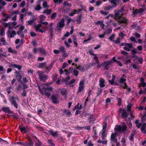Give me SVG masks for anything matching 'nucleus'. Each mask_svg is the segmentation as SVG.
Wrapping results in <instances>:
<instances>
[{"mask_svg": "<svg viewBox=\"0 0 146 146\" xmlns=\"http://www.w3.org/2000/svg\"><path fill=\"white\" fill-rule=\"evenodd\" d=\"M120 39L119 38H117L116 40H113V42L115 44H118L120 42Z\"/></svg>", "mask_w": 146, "mask_h": 146, "instance_id": "obj_50", "label": "nucleus"}, {"mask_svg": "<svg viewBox=\"0 0 146 146\" xmlns=\"http://www.w3.org/2000/svg\"><path fill=\"white\" fill-rule=\"evenodd\" d=\"M41 145L42 143L38 139H37V142H35V146H41Z\"/></svg>", "mask_w": 146, "mask_h": 146, "instance_id": "obj_39", "label": "nucleus"}, {"mask_svg": "<svg viewBox=\"0 0 146 146\" xmlns=\"http://www.w3.org/2000/svg\"><path fill=\"white\" fill-rule=\"evenodd\" d=\"M64 43L65 45L66 46V47L69 48L70 46V44L68 43L67 42L66 40H65L64 42Z\"/></svg>", "mask_w": 146, "mask_h": 146, "instance_id": "obj_58", "label": "nucleus"}, {"mask_svg": "<svg viewBox=\"0 0 146 146\" xmlns=\"http://www.w3.org/2000/svg\"><path fill=\"white\" fill-rule=\"evenodd\" d=\"M93 55L94 56V59L96 60V61L97 64L100 63V61L98 60V57L95 54H93Z\"/></svg>", "mask_w": 146, "mask_h": 146, "instance_id": "obj_35", "label": "nucleus"}, {"mask_svg": "<svg viewBox=\"0 0 146 146\" xmlns=\"http://www.w3.org/2000/svg\"><path fill=\"white\" fill-rule=\"evenodd\" d=\"M64 5L65 6H69L71 7V4L68 3L67 2H65L64 3Z\"/></svg>", "mask_w": 146, "mask_h": 146, "instance_id": "obj_60", "label": "nucleus"}, {"mask_svg": "<svg viewBox=\"0 0 146 146\" xmlns=\"http://www.w3.org/2000/svg\"><path fill=\"white\" fill-rule=\"evenodd\" d=\"M22 84L23 86V90H25V89L28 88V87L27 85L23 83H22Z\"/></svg>", "mask_w": 146, "mask_h": 146, "instance_id": "obj_55", "label": "nucleus"}, {"mask_svg": "<svg viewBox=\"0 0 146 146\" xmlns=\"http://www.w3.org/2000/svg\"><path fill=\"white\" fill-rule=\"evenodd\" d=\"M41 27V25L40 24H38L35 27V29L36 31H39L42 33L44 32L45 31L47 28H45L42 27L43 30L41 29L40 28Z\"/></svg>", "mask_w": 146, "mask_h": 146, "instance_id": "obj_7", "label": "nucleus"}, {"mask_svg": "<svg viewBox=\"0 0 146 146\" xmlns=\"http://www.w3.org/2000/svg\"><path fill=\"white\" fill-rule=\"evenodd\" d=\"M62 0H54V2L56 3H60Z\"/></svg>", "mask_w": 146, "mask_h": 146, "instance_id": "obj_61", "label": "nucleus"}, {"mask_svg": "<svg viewBox=\"0 0 146 146\" xmlns=\"http://www.w3.org/2000/svg\"><path fill=\"white\" fill-rule=\"evenodd\" d=\"M126 120L127 121V123L128 125L129 124H132L131 120L129 119V118L128 120L126 119Z\"/></svg>", "mask_w": 146, "mask_h": 146, "instance_id": "obj_62", "label": "nucleus"}, {"mask_svg": "<svg viewBox=\"0 0 146 146\" xmlns=\"http://www.w3.org/2000/svg\"><path fill=\"white\" fill-rule=\"evenodd\" d=\"M143 11L144 10L142 8L139 9H136L133 12L132 15L133 16H135L136 14L142 13Z\"/></svg>", "mask_w": 146, "mask_h": 146, "instance_id": "obj_15", "label": "nucleus"}, {"mask_svg": "<svg viewBox=\"0 0 146 146\" xmlns=\"http://www.w3.org/2000/svg\"><path fill=\"white\" fill-rule=\"evenodd\" d=\"M121 11L120 10H115L114 11L115 13V18L117 20L119 17V13L121 12Z\"/></svg>", "mask_w": 146, "mask_h": 146, "instance_id": "obj_21", "label": "nucleus"}, {"mask_svg": "<svg viewBox=\"0 0 146 146\" xmlns=\"http://www.w3.org/2000/svg\"><path fill=\"white\" fill-rule=\"evenodd\" d=\"M102 2L101 1H98L96 2V6H99L100 5L102 4Z\"/></svg>", "mask_w": 146, "mask_h": 146, "instance_id": "obj_49", "label": "nucleus"}, {"mask_svg": "<svg viewBox=\"0 0 146 146\" xmlns=\"http://www.w3.org/2000/svg\"><path fill=\"white\" fill-rule=\"evenodd\" d=\"M146 123L143 124L142 127L141 128V132L143 133H146Z\"/></svg>", "mask_w": 146, "mask_h": 146, "instance_id": "obj_19", "label": "nucleus"}, {"mask_svg": "<svg viewBox=\"0 0 146 146\" xmlns=\"http://www.w3.org/2000/svg\"><path fill=\"white\" fill-rule=\"evenodd\" d=\"M93 145L92 144L91 141H89L88 143L87 146H93Z\"/></svg>", "mask_w": 146, "mask_h": 146, "instance_id": "obj_64", "label": "nucleus"}, {"mask_svg": "<svg viewBox=\"0 0 146 146\" xmlns=\"http://www.w3.org/2000/svg\"><path fill=\"white\" fill-rule=\"evenodd\" d=\"M57 13H53L50 16V18L51 19H53L56 17Z\"/></svg>", "mask_w": 146, "mask_h": 146, "instance_id": "obj_38", "label": "nucleus"}, {"mask_svg": "<svg viewBox=\"0 0 146 146\" xmlns=\"http://www.w3.org/2000/svg\"><path fill=\"white\" fill-rule=\"evenodd\" d=\"M11 66L15 68H17L19 70H20L22 67V66L16 64H12Z\"/></svg>", "mask_w": 146, "mask_h": 146, "instance_id": "obj_26", "label": "nucleus"}, {"mask_svg": "<svg viewBox=\"0 0 146 146\" xmlns=\"http://www.w3.org/2000/svg\"><path fill=\"white\" fill-rule=\"evenodd\" d=\"M122 111L121 116L123 118H126L128 117V114L125 110L123 109L122 110L120 108L119 110V112L120 113Z\"/></svg>", "mask_w": 146, "mask_h": 146, "instance_id": "obj_11", "label": "nucleus"}, {"mask_svg": "<svg viewBox=\"0 0 146 146\" xmlns=\"http://www.w3.org/2000/svg\"><path fill=\"white\" fill-rule=\"evenodd\" d=\"M33 143L32 139L29 138L28 139V142L24 143V146H33Z\"/></svg>", "mask_w": 146, "mask_h": 146, "instance_id": "obj_13", "label": "nucleus"}, {"mask_svg": "<svg viewBox=\"0 0 146 146\" xmlns=\"http://www.w3.org/2000/svg\"><path fill=\"white\" fill-rule=\"evenodd\" d=\"M49 132L50 133L51 135L54 137L57 136L58 135L57 131L54 132L51 129L49 131Z\"/></svg>", "mask_w": 146, "mask_h": 146, "instance_id": "obj_24", "label": "nucleus"}, {"mask_svg": "<svg viewBox=\"0 0 146 146\" xmlns=\"http://www.w3.org/2000/svg\"><path fill=\"white\" fill-rule=\"evenodd\" d=\"M19 128L20 129L21 132L25 131V128L22 126H20L19 127Z\"/></svg>", "mask_w": 146, "mask_h": 146, "instance_id": "obj_43", "label": "nucleus"}, {"mask_svg": "<svg viewBox=\"0 0 146 146\" xmlns=\"http://www.w3.org/2000/svg\"><path fill=\"white\" fill-rule=\"evenodd\" d=\"M38 87L41 94L43 95H45L48 98L50 96V92L52 91L53 90V88L52 87L46 88L42 85L38 86Z\"/></svg>", "mask_w": 146, "mask_h": 146, "instance_id": "obj_1", "label": "nucleus"}, {"mask_svg": "<svg viewBox=\"0 0 146 146\" xmlns=\"http://www.w3.org/2000/svg\"><path fill=\"white\" fill-rule=\"evenodd\" d=\"M33 22L34 20L33 19H31L27 21V23L28 25H31L33 23Z\"/></svg>", "mask_w": 146, "mask_h": 146, "instance_id": "obj_45", "label": "nucleus"}, {"mask_svg": "<svg viewBox=\"0 0 146 146\" xmlns=\"http://www.w3.org/2000/svg\"><path fill=\"white\" fill-rule=\"evenodd\" d=\"M127 126L125 123H123L121 125L116 126L114 129L115 131L118 132H124L126 130Z\"/></svg>", "mask_w": 146, "mask_h": 146, "instance_id": "obj_2", "label": "nucleus"}, {"mask_svg": "<svg viewBox=\"0 0 146 146\" xmlns=\"http://www.w3.org/2000/svg\"><path fill=\"white\" fill-rule=\"evenodd\" d=\"M99 85L101 87H104L105 86L104 84L105 80L102 78H100L99 79Z\"/></svg>", "mask_w": 146, "mask_h": 146, "instance_id": "obj_20", "label": "nucleus"}, {"mask_svg": "<svg viewBox=\"0 0 146 146\" xmlns=\"http://www.w3.org/2000/svg\"><path fill=\"white\" fill-rule=\"evenodd\" d=\"M37 49L40 52L41 55H45L46 54V50L43 48H38Z\"/></svg>", "mask_w": 146, "mask_h": 146, "instance_id": "obj_18", "label": "nucleus"}, {"mask_svg": "<svg viewBox=\"0 0 146 146\" xmlns=\"http://www.w3.org/2000/svg\"><path fill=\"white\" fill-rule=\"evenodd\" d=\"M134 133H131L130 134V136L129 138V140L133 141V140Z\"/></svg>", "mask_w": 146, "mask_h": 146, "instance_id": "obj_40", "label": "nucleus"}, {"mask_svg": "<svg viewBox=\"0 0 146 146\" xmlns=\"http://www.w3.org/2000/svg\"><path fill=\"white\" fill-rule=\"evenodd\" d=\"M5 28L3 27H2L0 32V34L1 36H4L5 35Z\"/></svg>", "mask_w": 146, "mask_h": 146, "instance_id": "obj_30", "label": "nucleus"}, {"mask_svg": "<svg viewBox=\"0 0 146 146\" xmlns=\"http://www.w3.org/2000/svg\"><path fill=\"white\" fill-rule=\"evenodd\" d=\"M113 63L111 60H109L105 62H104V68L106 70H108L109 68L108 66L111 64Z\"/></svg>", "mask_w": 146, "mask_h": 146, "instance_id": "obj_16", "label": "nucleus"}, {"mask_svg": "<svg viewBox=\"0 0 146 146\" xmlns=\"http://www.w3.org/2000/svg\"><path fill=\"white\" fill-rule=\"evenodd\" d=\"M15 99H17V100L18 99V98L12 96L10 98L9 101L11 104L13 105L15 108H18V105L16 102L14 100Z\"/></svg>", "mask_w": 146, "mask_h": 146, "instance_id": "obj_8", "label": "nucleus"}, {"mask_svg": "<svg viewBox=\"0 0 146 146\" xmlns=\"http://www.w3.org/2000/svg\"><path fill=\"white\" fill-rule=\"evenodd\" d=\"M106 104H108V103H110L111 102V100L109 98H108L106 99Z\"/></svg>", "mask_w": 146, "mask_h": 146, "instance_id": "obj_63", "label": "nucleus"}, {"mask_svg": "<svg viewBox=\"0 0 146 146\" xmlns=\"http://www.w3.org/2000/svg\"><path fill=\"white\" fill-rule=\"evenodd\" d=\"M125 75H123L122 76V77L119 80V83L120 84H122L124 83L126 81V80L125 78H124Z\"/></svg>", "mask_w": 146, "mask_h": 146, "instance_id": "obj_27", "label": "nucleus"}, {"mask_svg": "<svg viewBox=\"0 0 146 146\" xmlns=\"http://www.w3.org/2000/svg\"><path fill=\"white\" fill-rule=\"evenodd\" d=\"M117 20L119 24L121 23H125L126 24L127 21V19L122 16H119Z\"/></svg>", "mask_w": 146, "mask_h": 146, "instance_id": "obj_10", "label": "nucleus"}, {"mask_svg": "<svg viewBox=\"0 0 146 146\" xmlns=\"http://www.w3.org/2000/svg\"><path fill=\"white\" fill-rule=\"evenodd\" d=\"M64 25V19H62L57 24L56 27V30L58 31H60Z\"/></svg>", "mask_w": 146, "mask_h": 146, "instance_id": "obj_4", "label": "nucleus"}, {"mask_svg": "<svg viewBox=\"0 0 146 146\" xmlns=\"http://www.w3.org/2000/svg\"><path fill=\"white\" fill-rule=\"evenodd\" d=\"M111 1L110 3L112 4V6L113 7H116L117 5V4H119L120 1V0H109Z\"/></svg>", "mask_w": 146, "mask_h": 146, "instance_id": "obj_12", "label": "nucleus"}, {"mask_svg": "<svg viewBox=\"0 0 146 146\" xmlns=\"http://www.w3.org/2000/svg\"><path fill=\"white\" fill-rule=\"evenodd\" d=\"M103 23V22L102 21H99L96 23V24L97 25H100L102 28L104 29L105 26Z\"/></svg>", "mask_w": 146, "mask_h": 146, "instance_id": "obj_25", "label": "nucleus"}, {"mask_svg": "<svg viewBox=\"0 0 146 146\" xmlns=\"http://www.w3.org/2000/svg\"><path fill=\"white\" fill-rule=\"evenodd\" d=\"M39 23V24H40L41 25L42 24L45 25V26H43L45 28L47 29L49 28V30L51 35V36H53V31L52 28V23H50L49 25H48V23L47 22H42V21H40Z\"/></svg>", "mask_w": 146, "mask_h": 146, "instance_id": "obj_3", "label": "nucleus"}, {"mask_svg": "<svg viewBox=\"0 0 146 146\" xmlns=\"http://www.w3.org/2000/svg\"><path fill=\"white\" fill-rule=\"evenodd\" d=\"M131 104H129L127 106V108L128 111H130L131 108Z\"/></svg>", "mask_w": 146, "mask_h": 146, "instance_id": "obj_59", "label": "nucleus"}, {"mask_svg": "<svg viewBox=\"0 0 146 146\" xmlns=\"http://www.w3.org/2000/svg\"><path fill=\"white\" fill-rule=\"evenodd\" d=\"M64 113L68 116H69L71 114V113L68 110L65 109L64 110Z\"/></svg>", "mask_w": 146, "mask_h": 146, "instance_id": "obj_42", "label": "nucleus"}, {"mask_svg": "<svg viewBox=\"0 0 146 146\" xmlns=\"http://www.w3.org/2000/svg\"><path fill=\"white\" fill-rule=\"evenodd\" d=\"M37 73L39 76V79L40 80L44 82H45L47 78V76L43 74V72L40 71H38Z\"/></svg>", "mask_w": 146, "mask_h": 146, "instance_id": "obj_5", "label": "nucleus"}, {"mask_svg": "<svg viewBox=\"0 0 146 146\" xmlns=\"http://www.w3.org/2000/svg\"><path fill=\"white\" fill-rule=\"evenodd\" d=\"M117 134V133L116 132L113 133L111 134L110 140L111 142L113 141H115V140L117 139L116 138Z\"/></svg>", "mask_w": 146, "mask_h": 146, "instance_id": "obj_17", "label": "nucleus"}, {"mask_svg": "<svg viewBox=\"0 0 146 146\" xmlns=\"http://www.w3.org/2000/svg\"><path fill=\"white\" fill-rule=\"evenodd\" d=\"M76 69H77L80 71H82L84 70V68L81 66H77L76 67Z\"/></svg>", "mask_w": 146, "mask_h": 146, "instance_id": "obj_51", "label": "nucleus"}, {"mask_svg": "<svg viewBox=\"0 0 146 146\" xmlns=\"http://www.w3.org/2000/svg\"><path fill=\"white\" fill-rule=\"evenodd\" d=\"M25 1H23L21 3L20 6L21 7H24L25 4Z\"/></svg>", "mask_w": 146, "mask_h": 146, "instance_id": "obj_56", "label": "nucleus"}, {"mask_svg": "<svg viewBox=\"0 0 146 146\" xmlns=\"http://www.w3.org/2000/svg\"><path fill=\"white\" fill-rule=\"evenodd\" d=\"M57 95L56 94H54L52 96V100L53 103L55 104H57L59 103V102L57 101Z\"/></svg>", "mask_w": 146, "mask_h": 146, "instance_id": "obj_14", "label": "nucleus"}, {"mask_svg": "<svg viewBox=\"0 0 146 146\" xmlns=\"http://www.w3.org/2000/svg\"><path fill=\"white\" fill-rule=\"evenodd\" d=\"M46 65V63L45 62L40 63L39 64L38 66L39 68H43Z\"/></svg>", "mask_w": 146, "mask_h": 146, "instance_id": "obj_31", "label": "nucleus"}, {"mask_svg": "<svg viewBox=\"0 0 146 146\" xmlns=\"http://www.w3.org/2000/svg\"><path fill=\"white\" fill-rule=\"evenodd\" d=\"M3 111L6 113L11 114L13 113V112L11 111L8 107H4L2 109Z\"/></svg>", "mask_w": 146, "mask_h": 146, "instance_id": "obj_22", "label": "nucleus"}, {"mask_svg": "<svg viewBox=\"0 0 146 146\" xmlns=\"http://www.w3.org/2000/svg\"><path fill=\"white\" fill-rule=\"evenodd\" d=\"M40 1H38L37 3L36 4V6L35 8V9L36 10H39L41 9V7L40 6Z\"/></svg>", "mask_w": 146, "mask_h": 146, "instance_id": "obj_23", "label": "nucleus"}, {"mask_svg": "<svg viewBox=\"0 0 146 146\" xmlns=\"http://www.w3.org/2000/svg\"><path fill=\"white\" fill-rule=\"evenodd\" d=\"M68 71L69 73L73 72L74 74L76 76H77L78 74L79 71L76 69H73L72 67H70Z\"/></svg>", "mask_w": 146, "mask_h": 146, "instance_id": "obj_9", "label": "nucleus"}, {"mask_svg": "<svg viewBox=\"0 0 146 146\" xmlns=\"http://www.w3.org/2000/svg\"><path fill=\"white\" fill-rule=\"evenodd\" d=\"M84 81L83 80L80 81L79 84V86L77 91L78 93L82 92L84 88Z\"/></svg>", "mask_w": 146, "mask_h": 146, "instance_id": "obj_6", "label": "nucleus"}, {"mask_svg": "<svg viewBox=\"0 0 146 146\" xmlns=\"http://www.w3.org/2000/svg\"><path fill=\"white\" fill-rule=\"evenodd\" d=\"M48 143L51 146H55L54 143L51 140H48Z\"/></svg>", "mask_w": 146, "mask_h": 146, "instance_id": "obj_48", "label": "nucleus"}, {"mask_svg": "<svg viewBox=\"0 0 146 146\" xmlns=\"http://www.w3.org/2000/svg\"><path fill=\"white\" fill-rule=\"evenodd\" d=\"M106 137V130L104 129L102 133V139L104 140L105 137Z\"/></svg>", "mask_w": 146, "mask_h": 146, "instance_id": "obj_28", "label": "nucleus"}, {"mask_svg": "<svg viewBox=\"0 0 146 146\" xmlns=\"http://www.w3.org/2000/svg\"><path fill=\"white\" fill-rule=\"evenodd\" d=\"M59 49L60 50L59 51L62 53L65 52H66L65 48L63 46H62L60 47L59 48Z\"/></svg>", "mask_w": 146, "mask_h": 146, "instance_id": "obj_32", "label": "nucleus"}, {"mask_svg": "<svg viewBox=\"0 0 146 146\" xmlns=\"http://www.w3.org/2000/svg\"><path fill=\"white\" fill-rule=\"evenodd\" d=\"M132 54L134 55L137 53V50L136 49H133L131 50Z\"/></svg>", "mask_w": 146, "mask_h": 146, "instance_id": "obj_53", "label": "nucleus"}, {"mask_svg": "<svg viewBox=\"0 0 146 146\" xmlns=\"http://www.w3.org/2000/svg\"><path fill=\"white\" fill-rule=\"evenodd\" d=\"M16 35V32L15 31L13 30L11 32V34L10 36H13Z\"/></svg>", "mask_w": 146, "mask_h": 146, "instance_id": "obj_52", "label": "nucleus"}, {"mask_svg": "<svg viewBox=\"0 0 146 146\" xmlns=\"http://www.w3.org/2000/svg\"><path fill=\"white\" fill-rule=\"evenodd\" d=\"M113 8V7L112 6L110 5L108 7H105L104 8V9L106 11H108L112 9V8Z\"/></svg>", "mask_w": 146, "mask_h": 146, "instance_id": "obj_41", "label": "nucleus"}, {"mask_svg": "<svg viewBox=\"0 0 146 146\" xmlns=\"http://www.w3.org/2000/svg\"><path fill=\"white\" fill-rule=\"evenodd\" d=\"M122 87L123 88H126L129 91L131 90V88H127V84L125 83H124V84L122 86Z\"/></svg>", "mask_w": 146, "mask_h": 146, "instance_id": "obj_34", "label": "nucleus"}, {"mask_svg": "<svg viewBox=\"0 0 146 146\" xmlns=\"http://www.w3.org/2000/svg\"><path fill=\"white\" fill-rule=\"evenodd\" d=\"M66 92L67 90L66 89L63 88L61 90L60 93L62 95H65Z\"/></svg>", "mask_w": 146, "mask_h": 146, "instance_id": "obj_33", "label": "nucleus"}, {"mask_svg": "<svg viewBox=\"0 0 146 146\" xmlns=\"http://www.w3.org/2000/svg\"><path fill=\"white\" fill-rule=\"evenodd\" d=\"M40 21H44L46 19V17L43 15H40Z\"/></svg>", "mask_w": 146, "mask_h": 146, "instance_id": "obj_47", "label": "nucleus"}, {"mask_svg": "<svg viewBox=\"0 0 146 146\" xmlns=\"http://www.w3.org/2000/svg\"><path fill=\"white\" fill-rule=\"evenodd\" d=\"M42 5L43 7L46 8L48 7V6L47 5V3L46 1H44L42 3Z\"/></svg>", "mask_w": 146, "mask_h": 146, "instance_id": "obj_46", "label": "nucleus"}, {"mask_svg": "<svg viewBox=\"0 0 146 146\" xmlns=\"http://www.w3.org/2000/svg\"><path fill=\"white\" fill-rule=\"evenodd\" d=\"M1 41L3 42L2 44L3 45H8L7 42L4 38H2L1 39Z\"/></svg>", "mask_w": 146, "mask_h": 146, "instance_id": "obj_44", "label": "nucleus"}, {"mask_svg": "<svg viewBox=\"0 0 146 146\" xmlns=\"http://www.w3.org/2000/svg\"><path fill=\"white\" fill-rule=\"evenodd\" d=\"M52 10L50 9H46L43 12V13H46V15H49L51 12Z\"/></svg>", "mask_w": 146, "mask_h": 146, "instance_id": "obj_36", "label": "nucleus"}, {"mask_svg": "<svg viewBox=\"0 0 146 146\" xmlns=\"http://www.w3.org/2000/svg\"><path fill=\"white\" fill-rule=\"evenodd\" d=\"M8 50L9 52H11L12 53H14L15 54H16L17 53V52L16 51L13 50L12 48L11 47H10L9 48Z\"/></svg>", "mask_w": 146, "mask_h": 146, "instance_id": "obj_37", "label": "nucleus"}, {"mask_svg": "<svg viewBox=\"0 0 146 146\" xmlns=\"http://www.w3.org/2000/svg\"><path fill=\"white\" fill-rule=\"evenodd\" d=\"M121 142L123 146H125L126 145V139L125 137H123L121 140Z\"/></svg>", "mask_w": 146, "mask_h": 146, "instance_id": "obj_29", "label": "nucleus"}, {"mask_svg": "<svg viewBox=\"0 0 146 146\" xmlns=\"http://www.w3.org/2000/svg\"><path fill=\"white\" fill-rule=\"evenodd\" d=\"M131 60L130 59L126 60H125V64L127 65L129 63H131Z\"/></svg>", "mask_w": 146, "mask_h": 146, "instance_id": "obj_57", "label": "nucleus"}, {"mask_svg": "<svg viewBox=\"0 0 146 146\" xmlns=\"http://www.w3.org/2000/svg\"><path fill=\"white\" fill-rule=\"evenodd\" d=\"M100 13L103 15H107L108 14V12L106 11H100Z\"/></svg>", "mask_w": 146, "mask_h": 146, "instance_id": "obj_54", "label": "nucleus"}]
</instances>
